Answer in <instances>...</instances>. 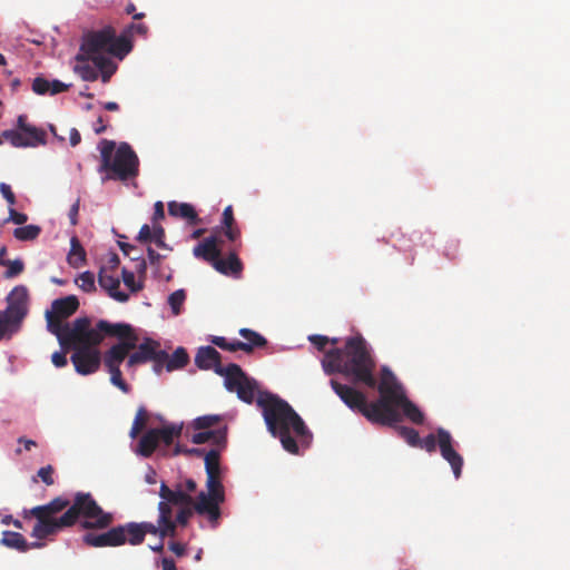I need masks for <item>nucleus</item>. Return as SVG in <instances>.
<instances>
[{
  "instance_id": "f257e3e1",
  "label": "nucleus",
  "mask_w": 570,
  "mask_h": 570,
  "mask_svg": "<svg viewBox=\"0 0 570 570\" xmlns=\"http://www.w3.org/2000/svg\"><path fill=\"white\" fill-rule=\"evenodd\" d=\"M36 518L31 535L38 540L55 535L66 528L80 525L86 530H107L102 533L86 532L82 542L91 548L120 547L114 514L106 512L89 492H77L69 499L57 497L49 503L23 511V518Z\"/></svg>"
},
{
  "instance_id": "f03ea898",
  "label": "nucleus",
  "mask_w": 570,
  "mask_h": 570,
  "mask_svg": "<svg viewBox=\"0 0 570 570\" xmlns=\"http://www.w3.org/2000/svg\"><path fill=\"white\" fill-rule=\"evenodd\" d=\"M330 385L351 411L362 414L372 424L392 426L401 422L400 410L412 423L423 424L424 422V414L407 399L403 385L387 366L381 368L377 385L380 396L375 401H368L365 392L335 379H331Z\"/></svg>"
},
{
  "instance_id": "7ed1b4c3",
  "label": "nucleus",
  "mask_w": 570,
  "mask_h": 570,
  "mask_svg": "<svg viewBox=\"0 0 570 570\" xmlns=\"http://www.w3.org/2000/svg\"><path fill=\"white\" fill-rule=\"evenodd\" d=\"M325 374H342L351 381L350 386L377 389L380 380L376 377V361L361 335L351 336L343 347H334L325 352L322 358Z\"/></svg>"
},
{
  "instance_id": "20e7f679",
  "label": "nucleus",
  "mask_w": 570,
  "mask_h": 570,
  "mask_svg": "<svg viewBox=\"0 0 570 570\" xmlns=\"http://www.w3.org/2000/svg\"><path fill=\"white\" fill-rule=\"evenodd\" d=\"M256 402L262 410L267 430L274 438L279 439L285 451L297 454V442L303 446L309 445L313 439L312 433L285 400L271 392H261Z\"/></svg>"
},
{
  "instance_id": "39448f33",
  "label": "nucleus",
  "mask_w": 570,
  "mask_h": 570,
  "mask_svg": "<svg viewBox=\"0 0 570 570\" xmlns=\"http://www.w3.org/2000/svg\"><path fill=\"white\" fill-rule=\"evenodd\" d=\"M100 165L98 171L105 174L102 181H128L139 175V158L128 142L102 139L99 142Z\"/></svg>"
},
{
  "instance_id": "423d86ee",
  "label": "nucleus",
  "mask_w": 570,
  "mask_h": 570,
  "mask_svg": "<svg viewBox=\"0 0 570 570\" xmlns=\"http://www.w3.org/2000/svg\"><path fill=\"white\" fill-rule=\"evenodd\" d=\"M131 49V41L126 36L117 37L116 30L110 26L88 32L80 45V51L89 55L92 62L96 57H107L106 55L122 59Z\"/></svg>"
},
{
  "instance_id": "0eeeda50",
  "label": "nucleus",
  "mask_w": 570,
  "mask_h": 570,
  "mask_svg": "<svg viewBox=\"0 0 570 570\" xmlns=\"http://www.w3.org/2000/svg\"><path fill=\"white\" fill-rule=\"evenodd\" d=\"M157 523L153 522H127L125 524H118L117 533L120 537L119 542L120 546L130 544V546H139L145 541L146 535L153 534L158 535L159 532L165 533L166 529H170V523L167 520V510L165 509V504L160 505V511Z\"/></svg>"
},
{
  "instance_id": "6e6552de",
  "label": "nucleus",
  "mask_w": 570,
  "mask_h": 570,
  "mask_svg": "<svg viewBox=\"0 0 570 570\" xmlns=\"http://www.w3.org/2000/svg\"><path fill=\"white\" fill-rule=\"evenodd\" d=\"M207 491L197 494L199 504L197 510L207 513V520L213 529L217 528L222 518L220 505L225 502V489L220 475L207 476Z\"/></svg>"
},
{
  "instance_id": "1a4fd4ad",
  "label": "nucleus",
  "mask_w": 570,
  "mask_h": 570,
  "mask_svg": "<svg viewBox=\"0 0 570 570\" xmlns=\"http://www.w3.org/2000/svg\"><path fill=\"white\" fill-rule=\"evenodd\" d=\"M8 306L0 311V341L17 331L27 314L28 291L24 286L14 287L7 298Z\"/></svg>"
},
{
  "instance_id": "9d476101",
  "label": "nucleus",
  "mask_w": 570,
  "mask_h": 570,
  "mask_svg": "<svg viewBox=\"0 0 570 570\" xmlns=\"http://www.w3.org/2000/svg\"><path fill=\"white\" fill-rule=\"evenodd\" d=\"M217 374L224 376L225 387L229 392H235L239 400L248 404L254 402L257 383L247 376L238 364L230 363L225 366L224 371L217 370Z\"/></svg>"
},
{
  "instance_id": "9b49d317",
  "label": "nucleus",
  "mask_w": 570,
  "mask_h": 570,
  "mask_svg": "<svg viewBox=\"0 0 570 570\" xmlns=\"http://www.w3.org/2000/svg\"><path fill=\"white\" fill-rule=\"evenodd\" d=\"M63 350L70 347L77 350L80 346H98L102 342V335H99L97 326L90 328V320L88 317L76 318L72 324H68L65 330Z\"/></svg>"
},
{
  "instance_id": "f8f14e48",
  "label": "nucleus",
  "mask_w": 570,
  "mask_h": 570,
  "mask_svg": "<svg viewBox=\"0 0 570 570\" xmlns=\"http://www.w3.org/2000/svg\"><path fill=\"white\" fill-rule=\"evenodd\" d=\"M196 490L197 483L193 479H186L177 482L173 487L161 482L159 488V497L161 501L158 503V511H160V505L163 504H165L167 512H170V505L173 504L195 502L196 498L193 497V493H195ZM169 513H167V515Z\"/></svg>"
},
{
  "instance_id": "ddd939ff",
  "label": "nucleus",
  "mask_w": 570,
  "mask_h": 570,
  "mask_svg": "<svg viewBox=\"0 0 570 570\" xmlns=\"http://www.w3.org/2000/svg\"><path fill=\"white\" fill-rule=\"evenodd\" d=\"M159 347L160 344L157 341L153 338H146L136 347L137 351L129 355L127 360V366L134 367L138 364L153 361L155 363L154 370L159 373L168 358V353L160 350Z\"/></svg>"
},
{
  "instance_id": "4468645a",
  "label": "nucleus",
  "mask_w": 570,
  "mask_h": 570,
  "mask_svg": "<svg viewBox=\"0 0 570 570\" xmlns=\"http://www.w3.org/2000/svg\"><path fill=\"white\" fill-rule=\"evenodd\" d=\"M198 504L199 500L196 498V501L191 503L170 505V512L168 514V522L170 523V529H166L165 533L159 532V538L163 540L166 537H176L177 527H186L195 513L207 519L206 512H199L197 510Z\"/></svg>"
},
{
  "instance_id": "2eb2a0df",
  "label": "nucleus",
  "mask_w": 570,
  "mask_h": 570,
  "mask_svg": "<svg viewBox=\"0 0 570 570\" xmlns=\"http://www.w3.org/2000/svg\"><path fill=\"white\" fill-rule=\"evenodd\" d=\"M1 137L16 148L36 147L46 144V132L32 125L23 128V131L14 129L4 130Z\"/></svg>"
},
{
  "instance_id": "dca6fc26",
  "label": "nucleus",
  "mask_w": 570,
  "mask_h": 570,
  "mask_svg": "<svg viewBox=\"0 0 570 570\" xmlns=\"http://www.w3.org/2000/svg\"><path fill=\"white\" fill-rule=\"evenodd\" d=\"M75 370L80 375L96 373L101 364V354L96 346H80L71 355Z\"/></svg>"
},
{
  "instance_id": "f3484780",
  "label": "nucleus",
  "mask_w": 570,
  "mask_h": 570,
  "mask_svg": "<svg viewBox=\"0 0 570 570\" xmlns=\"http://www.w3.org/2000/svg\"><path fill=\"white\" fill-rule=\"evenodd\" d=\"M436 433L441 455L451 465L455 479H459L462 473L463 458L453 448V439L449 431L439 428Z\"/></svg>"
},
{
  "instance_id": "a211bd4d",
  "label": "nucleus",
  "mask_w": 570,
  "mask_h": 570,
  "mask_svg": "<svg viewBox=\"0 0 570 570\" xmlns=\"http://www.w3.org/2000/svg\"><path fill=\"white\" fill-rule=\"evenodd\" d=\"M137 347V343L131 338L127 342H118L112 345L104 355V365L106 368H120L121 363L129 357V352Z\"/></svg>"
},
{
  "instance_id": "6ab92c4d",
  "label": "nucleus",
  "mask_w": 570,
  "mask_h": 570,
  "mask_svg": "<svg viewBox=\"0 0 570 570\" xmlns=\"http://www.w3.org/2000/svg\"><path fill=\"white\" fill-rule=\"evenodd\" d=\"M96 325L97 331H99V335H102V338L105 336H115L119 338V342H127L132 338L135 343H138V336L129 324H111L108 321L100 320Z\"/></svg>"
},
{
  "instance_id": "aec40b11",
  "label": "nucleus",
  "mask_w": 570,
  "mask_h": 570,
  "mask_svg": "<svg viewBox=\"0 0 570 570\" xmlns=\"http://www.w3.org/2000/svg\"><path fill=\"white\" fill-rule=\"evenodd\" d=\"M99 285L107 291L110 297L114 299L125 303L129 299V295L125 292L119 291L120 281L119 278L110 274L106 267H101L98 275Z\"/></svg>"
},
{
  "instance_id": "412c9836",
  "label": "nucleus",
  "mask_w": 570,
  "mask_h": 570,
  "mask_svg": "<svg viewBox=\"0 0 570 570\" xmlns=\"http://www.w3.org/2000/svg\"><path fill=\"white\" fill-rule=\"evenodd\" d=\"M220 253L222 250L218 247L217 238L215 236L206 237L193 248V254L196 258L209 263L213 267L220 257Z\"/></svg>"
},
{
  "instance_id": "4be33fe9",
  "label": "nucleus",
  "mask_w": 570,
  "mask_h": 570,
  "mask_svg": "<svg viewBox=\"0 0 570 570\" xmlns=\"http://www.w3.org/2000/svg\"><path fill=\"white\" fill-rule=\"evenodd\" d=\"M196 365L202 370H217L224 371V366L220 363V354L212 346H203L198 350L195 356Z\"/></svg>"
},
{
  "instance_id": "5701e85b",
  "label": "nucleus",
  "mask_w": 570,
  "mask_h": 570,
  "mask_svg": "<svg viewBox=\"0 0 570 570\" xmlns=\"http://www.w3.org/2000/svg\"><path fill=\"white\" fill-rule=\"evenodd\" d=\"M0 542L4 547L14 549L19 552H27L29 549H39L45 546V543L39 541L28 543L21 533L14 531H3Z\"/></svg>"
},
{
  "instance_id": "b1692460",
  "label": "nucleus",
  "mask_w": 570,
  "mask_h": 570,
  "mask_svg": "<svg viewBox=\"0 0 570 570\" xmlns=\"http://www.w3.org/2000/svg\"><path fill=\"white\" fill-rule=\"evenodd\" d=\"M214 268L223 275L239 277L243 272V263L236 252L233 250L226 258L219 257Z\"/></svg>"
},
{
  "instance_id": "393cba45",
  "label": "nucleus",
  "mask_w": 570,
  "mask_h": 570,
  "mask_svg": "<svg viewBox=\"0 0 570 570\" xmlns=\"http://www.w3.org/2000/svg\"><path fill=\"white\" fill-rule=\"evenodd\" d=\"M77 63L73 67V71L78 73L82 80L85 81H95L99 77L98 68L94 63L90 65L89 61H91L89 55L80 51L76 56Z\"/></svg>"
},
{
  "instance_id": "a878e982",
  "label": "nucleus",
  "mask_w": 570,
  "mask_h": 570,
  "mask_svg": "<svg viewBox=\"0 0 570 570\" xmlns=\"http://www.w3.org/2000/svg\"><path fill=\"white\" fill-rule=\"evenodd\" d=\"M168 214L173 217L186 219L189 225H196L199 222L195 208L188 203L169 202Z\"/></svg>"
},
{
  "instance_id": "bb28decb",
  "label": "nucleus",
  "mask_w": 570,
  "mask_h": 570,
  "mask_svg": "<svg viewBox=\"0 0 570 570\" xmlns=\"http://www.w3.org/2000/svg\"><path fill=\"white\" fill-rule=\"evenodd\" d=\"M52 314L61 318L71 316L79 307V301L75 295H69L63 298H58L52 302Z\"/></svg>"
},
{
  "instance_id": "cd10ccee",
  "label": "nucleus",
  "mask_w": 570,
  "mask_h": 570,
  "mask_svg": "<svg viewBox=\"0 0 570 570\" xmlns=\"http://www.w3.org/2000/svg\"><path fill=\"white\" fill-rule=\"evenodd\" d=\"M226 434H227V428H223L215 431H202L198 433H195L191 436V442L194 444H204L206 442H213L216 446L224 448L226 444Z\"/></svg>"
},
{
  "instance_id": "c85d7f7f",
  "label": "nucleus",
  "mask_w": 570,
  "mask_h": 570,
  "mask_svg": "<svg viewBox=\"0 0 570 570\" xmlns=\"http://www.w3.org/2000/svg\"><path fill=\"white\" fill-rule=\"evenodd\" d=\"M156 433L157 431L155 429H149L145 434H142L137 444V454L144 458H150L154 454V452L159 445Z\"/></svg>"
},
{
  "instance_id": "c756f323",
  "label": "nucleus",
  "mask_w": 570,
  "mask_h": 570,
  "mask_svg": "<svg viewBox=\"0 0 570 570\" xmlns=\"http://www.w3.org/2000/svg\"><path fill=\"white\" fill-rule=\"evenodd\" d=\"M158 442L165 445L173 444L176 438H179L183 432V424H166L161 428H156Z\"/></svg>"
},
{
  "instance_id": "7c9ffc66",
  "label": "nucleus",
  "mask_w": 570,
  "mask_h": 570,
  "mask_svg": "<svg viewBox=\"0 0 570 570\" xmlns=\"http://www.w3.org/2000/svg\"><path fill=\"white\" fill-rule=\"evenodd\" d=\"M46 318L49 332L57 336L59 344L61 346L65 345V330L68 326V323H62L63 318L59 317L56 314H52L51 312L46 313Z\"/></svg>"
},
{
  "instance_id": "2f4dec72",
  "label": "nucleus",
  "mask_w": 570,
  "mask_h": 570,
  "mask_svg": "<svg viewBox=\"0 0 570 570\" xmlns=\"http://www.w3.org/2000/svg\"><path fill=\"white\" fill-rule=\"evenodd\" d=\"M86 262V252L80 244L78 237L70 239V252L68 254V263L70 266L78 268Z\"/></svg>"
},
{
  "instance_id": "473e14b6",
  "label": "nucleus",
  "mask_w": 570,
  "mask_h": 570,
  "mask_svg": "<svg viewBox=\"0 0 570 570\" xmlns=\"http://www.w3.org/2000/svg\"><path fill=\"white\" fill-rule=\"evenodd\" d=\"M94 63L98 68V72L104 83L109 82L111 76L116 72L117 66L110 57H96Z\"/></svg>"
},
{
  "instance_id": "72a5a7b5",
  "label": "nucleus",
  "mask_w": 570,
  "mask_h": 570,
  "mask_svg": "<svg viewBox=\"0 0 570 570\" xmlns=\"http://www.w3.org/2000/svg\"><path fill=\"white\" fill-rule=\"evenodd\" d=\"M188 361L189 356L186 350L184 347H178L175 350L171 356L168 355L164 366H166L168 372H171L185 367Z\"/></svg>"
},
{
  "instance_id": "f704fd0d",
  "label": "nucleus",
  "mask_w": 570,
  "mask_h": 570,
  "mask_svg": "<svg viewBox=\"0 0 570 570\" xmlns=\"http://www.w3.org/2000/svg\"><path fill=\"white\" fill-rule=\"evenodd\" d=\"M206 476L220 475V453L218 449H212L205 454Z\"/></svg>"
},
{
  "instance_id": "c9c22d12",
  "label": "nucleus",
  "mask_w": 570,
  "mask_h": 570,
  "mask_svg": "<svg viewBox=\"0 0 570 570\" xmlns=\"http://www.w3.org/2000/svg\"><path fill=\"white\" fill-rule=\"evenodd\" d=\"M212 343L224 351H228V352L243 351L247 354L250 353V347L248 345H245L244 342L238 341V340L228 342L226 337L214 336L212 338Z\"/></svg>"
},
{
  "instance_id": "e433bc0d",
  "label": "nucleus",
  "mask_w": 570,
  "mask_h": 570,
  "mask_svg": "<svg viewBox=\"0 0 570 570\" xmlns=\"http://www.w3.org/2000/svg\"><path fill=\"white\" fill-rule=\"evenodd\" d=\"M239 335L247 341L244 343L245 345H248L250 347V353L254 351L255 347H264L267 345V340L263 335L253 330L240 328Z\"/></svg>"
},
{
  "instance_id": "4c0bfd02",
  "label": "nucleus",
  "mask_w": 570,
  "mask_h": 570,
  "mask_svg": "<svg viewBox=\"0 0 570 570\" xmlns=\"http://www.w3.org/2000/svg\"><path fill=\"white\" fill-rule=\"evenodd\" d=\"M148 420H149V414H148L146 407L140 406L137 410L136 416L134 419V422H132V425H131V429L129 432V436L131 439H136L141 433V431L145 429Z\"/></svg>"
},
{
  "instance_id": "58836bf2",
  "label": "nucleus",
  "mask_w": 570,
  "mask_h": 570,
  "mask_svg": "<svg viewBox=\"0 0 570 570\" xmlns=\"http://www.w3.org/2000/svg\"><path fill=\"white\" fill-rule=\"evenodd\" d=\"M41 233V228L38 225H27L23 227H17L13 230V236L21 242H30L38 238Z\"/></svg>"
},
{
  "instance_id": "ea45409f",
  "label": "nucleus",
  "mask_w": 570,
  "mask_h": 570,
  "mask_svg": "<svg viewBox=\"0 0 570 570\" xmlns=\"http://www.w3.org/2000/svg\"><path fill=\"white\" fill-rule=\"evenodd\" d=\"M186 299V293L184 289H177L171 293L168 297V304L173 311L174 315H179L181 312V307Z\"/></svg>"
},
{
  "instance_id": "a19ab883",
  "label": "nucleus",
  "mask_w": 570,
  "mask_h": 570,
  "mask_svg": "<svg viewBox=\"0 0 570 570\" xmlns=\"http://www.w3.org/2000/svg\"><path fill=\"white\" fill-rule=\"evenodd\" d=\"M220 421L219 415L209 414L198 416L193 421V426L195 430H207L214 425H216Z\"/></svg>"
},
{
  "instance_id": "79ce46f5",
  "label": "nucleus",
  "mask_w": 570,
  "mask_h": 570,
  "mask_svg": "<svg viewBox=\"0 0 570 570\" xmlns=\"http://www.w3.org/2000/svg\"><path fill=\"white\" fill-rule=\"evenodd\" d=\"M397 431L400 435L411 445L417 448L421 444V438L419 432L413 428L399 426Z\"/></svg>"
},
{
  "instance_id": "37998d69",
  "label": "nucleus",
  "mask_w": 570,
  "mask_h": 570,
  "mask_svg": "<svg viewBox=\"0 0 570 570\" xmlns=\"http://www.w3.org/2000/svg\"><path fill=\"white\" fill-rule=\"evenodd\" d=\"M107 371L110 373V382L115 386H117L124 393H128L130 391L129 384H127L122 379L120 368H107Z\"/></svg>"
},
{
  "instance_id": "c03bdc74",
  "label": "nucleus",
  "mask_w": 570,
  "mask_h": 570,
  "mask_svg": "<svg viewBox=\"0 0 570 570\" xmlns=\"http://www.w3.org/2000/svg\"><path fill=\"white\" fill-rule=\"evenodd\" d=\"M78 286L87 292L90 293L96 289L95 287V275L91 272H83L78 277Z\"/></svg>"
},
{
  "instance_id": "a18cd8bd",
  "label": "nucleus",
  "mask_w": 570,
  "mask_h": 570,
  "mask_svg": "<svg viewBox=\"0 0 570 570\" xmlns=\"http://www.w3.org/2000/svg\"><path fill=\"white\" fill-rule=\"evenodd\" d=\"M122 281L125 285L132 292L137 293L142 289V284L140 282H136L135 274L126 268L121 272Z\"/></svg>"
},
{
  "instance_id": "49530a36",
  "label": "nucleus",
  "mask_w": 570,
  "mask_h": 570,
  "mask_svg": "<svg viewBox=\"0 0 570 570\" xmlns=\"http://www.w3.org/2000/svg\"><path fill=\"white\" fill-rule=\"evenodd\" d=\"M148 33V27L145 23H130L126 27V29L120 33V36H126L127 39L130 40V37L134 35L146 36Z\"/></svg>"
},
{
  "instance_id": "de8ad7c7",
  "label": "nucleus",
  "mask_w": 570,
  "mask_h": 570,
  "mask_svg": "<svg viewBox=\"0 0 570 570\" xmlns=\"http://www.w3.org/2000/svg\"><path fill=\"white\" fill-rule=\"evenodd\" d=\"M32 90L37 95L50 94V81L46 78L37 77L32 82Z\"/></svg>"
},
{
  "instance_id": "09e8293b",
  "label": "nucleus",
  "mask_w": 570,
  "mask_h": 570,
  "mask_svg": "<svg viewBox=\"0 0 570 570\" xmlns=\"http://www.w3.org/2000/svg\"><path fill=\"white\" fill-rule=\"evenodd\" d=\"M6 266H8L6 276L9 278L21 274L24 268L23 262L20 259H14V261L8 259Z\"/></svg>"
},
{
  "instance_id": "8fccbe9b",
  "label": "nucleus",
  "mask_w": 570,
  "mask_h": 570,
  "mask_svg": "<svg viewBox=\"0 0 570 570\" xmlns=\"http://www.w3.org/2000/svg\"><path fill=\"white\" fill-rule=\"evenodd\" d=\"M438 445V435L429 434L424 439H421V444L417 448L424 449L429 453L435 452Z\"/></svg>"
},
{
  "instance_id": "3c124183",
  "label": "nucleus",
  "mask_w": 570,
  "mask_h": 570,
  "mask_svg": "<svg viewBox=\"0 0 570 570\" xmlns=\"http://www.w3.org/2000/svg\"><path fill=\"white\" fill-rule=\"evenodd\" d=\"M52 474L53 468L51 465H46L38 470V476L46 485H52L55 483Z\"/></svg>"
},
{
  "instance_id": "603ef678",
  "label": "nucleus",
  "mask_w": 570,
  "mask_h": 570,
  "mask_svg": "<svg viewBox=\"0 0 570 570\" xmlns=\"http://www.w3.org/2000/svg\"><path fill=\"white\" fill-rule=\"evenodd\" d=\"M308 341L318 350V351H324L325 350V346L330 343V338L327 336H324V335H318V334H314V335H309L308 336Z\"/></svg>"
},
{
  "instance_id": "864d4df0",
  "label": "nucleus",
  "mask_w": 570,
  "mask_h": 570,
  "mask_svg": "<svg viewBox=\"0 0 570 570\" xmlns=\"http://www.w3.org/2000/svg\"><path fill=\"white\" fill-rule=\"evenodd\" d=\"M0 193L10 206H13L16 204V196H14L10 185H8L6 183H1L0 184Z\"/></svg>"
},
{
  "instance_id": "5fc2aeb1",
  "label": "nucleus",
  "mask_w": 570,
  "mask_h": 570,
  "mask_svg": "<svg viewBox=\"0 0 570 570\" xmlns=\"http://www.w3.org/2000/svg\"><path fill=\"white\" fill-rule=\"evenodd\" d=\"M8 220L14 223L16 225H23L28 220V216L10 207Z\"/></svg>"
},
{
  "instance_id": "6e6d98bb",
  "label": "nucleus",
  "mask_w": 570,
  "mask_h": 570,
  "mask_svg": "<svg viewBox=\"0 0 570 570\" xmlns=\"http://www.w3.org/2000/svg\"><path fill=\"white\" fill-rule=\"evenodd\" d=\"M67 350H63L62 352H55L51 355V362L56 367H63L67 365V356H66Z\"/></svg>"
},
{
  "instance_id": "4d7b16f0",
  "label": "nucleus",
  "mask_w": 570,
  "mask_h": 570,
  "mask_svg": "<svg viewBox=\"0 0 570 570\" xmlns=\"http://www.w3.org/2000/svg\"><path fill=\"white\" fill-rule=\"evenodd\" d=\"M151 238H153V230L150 229L149 225H147V224L142 225L138 233L137 240L140 243H147V242H151Z\"/></svg>"
},
{
  "instance_id": "13d9d810",
  "label": "nucleus",
  "mask_w": 570,
  "mask_h": 570,
  "mask_svg": "<svg viewBox=\"0 0 570 570\" xmlns=\"http://www.w3.org/2000/svg\"><path fill=\"white\" fill-rule=\"evenodd\" d=\"M71 85H67L60 80L50 81V95H57L67 91Z\"/></svg>"
},
{
  "instance_id": "bf43d9fd",
  "label": "nucleus",
  "mask_w": 570,
  "mask_h": 570,
  "mask_svg": "<svg viewBox=\"0 0 570 570\" xmlns=\"http://www.w3.org/2000/svg\"><path fill=\"white\" fill-rule=\"evenodd\" d=\"M79 207H80V199L78 198L70 207L68 217L70 220V224L72 226H76L78 224V214H79Z\"/></svg>"
},
{
  "instance_id": "052dcab7",
  "label": "nucleus",
  "mask_w": 570,
  "mask_h": 570,
  "mask_svg": "<svg viewBox=\"0 0 570 570\" xmlns=\"http://www.w3.org/2000/svg\"><path fill=\"white\" fill-rule=\"evenodd\" d=\"M222 224H223L224 227L235 225V218H234V213H233V207L232 206H227L224 209Z\"/></svg>"
},
{
  "instance_id": "680f3d73",
  "label": "nucleus",
  "mask_w": 570,
  "mask_h": 570,
  "mask_svg": "<svg viewBox=\"0 0 570 570\" xmlns=\"http://www.w3.org/2000/svg\"><path fill=\"white\" fill-rule=\"evenodd\" d=\"M164 237H165V230L163 227H156L154 228L153 230V238L151 240L155 242V244L158 246V247H164L165 246V243H164Z\"/></svg>"
},
{
  "instance_id": "e2e57ef3",
  "label": "nucleus",
  "mask_w": 570,
  "mask_h": 570,
  "mask_svg": "<svg viewBox=\"0 0 570 570\" xmlns=\"http://www.w3.org/2000/svg\"><path fill=\"white\" fill-rule=\"evenodd\" d=\"M224 234L230 242H235L239 238L240 230L238 229L237 226L233 225L224 227Z\"/></svg>"
},
{
  "instance_id": "0e129e2a",
  "label": "nucleus",
  "mask_w": 570,
  "mask_h": 570,
  "mask_svg": "<svg viewBox=\"0 0 570 570\" xmlns=\"http://www.w3.org/2000/svg\"><path fill=\"white\" fill-rule=\"evenodd\" d=\"M169 550L174 552L177 557H183L186 552L185 546L180 542L175 541L169 543Z\"/></svg>"
},
{
  "instance_id": "69168bd1",
  "label": "nucleus",
  "mask_w": 570,
  "mask_h": 570,
  "mask_svg": "<svg viewBox=\"0 0 570 570\" xmlns=\"http://www.w3.org/2000/svg\"><path fill=\"white\" fill-rule=\"evenodd\" d=\"M125 11L127 14H132V18L136 20H140L145 17L144 12L135 13L136 7L134 3H128Z\"/></svg>"
},
{
  "instance_id": "338daca9",
  "label": "nucleus",
  "mask_w": 570,
  "mask_h": 570,
  "mask_svg": "<svg viewBox=\"0 0 570 570\" xmlns=\"http://www.w3.org/2000/svg\"><path fill=\"white\" fill-rule=\"evenodd\" d=\"M69 139H70V145L72 147L77 146L80 144L81 141V136H80V132L76 129V128H72L70 130V136H69Z\"/></svg>"
},
{
  "instance_id": "774afa93",
  "label": "nucleus",
  "mask_w": 570,
  "mask_h": 570,
  "mask_svg": "<svg viewBox=\"0 0 570 570\" xmlns=\"http://www.w3.org/2000/svg\"><path fill=\"white\" fill-rule=\"evenodd\" d=\"M163 570H176L175 561L170 558H164L161 561Z\"/></svg>"
}]
</instances>
